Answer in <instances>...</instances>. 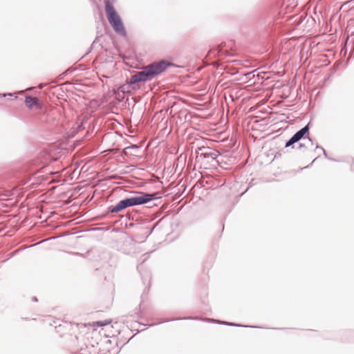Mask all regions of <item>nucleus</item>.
<instances>
[{
    "label": "nucleus",
    "mask_w": 354,
    "mask_h": 354,
    "mask_svg": "<svg viewBox=\"0 0 354 354\" xmlns=\"http://www.w3.org/2000/svg\"><path fill=\"white\" fill-rule=\"evenodd\" d=\"M174 66L170 62L167 60H160L148 64L142 68L140 71L131 76L129 79L126 80V84L121 85L118 88V91L124 93L129 86H133L141 82L151 81L154 77L164 72L169 66Z\"/></svg>",
    "instance_id": "obj_1"
},
{
    "label": "nucleus",
    "mask_w": 354,
    "mask_h": 354,
    "mask_svg": "<svg viewBox=\"0 0 354 354\" xmlns=\"http://www.w3.org/2000/svg\"><path fill=\"white\" fill-rule=\"evenodd\" d=\"M158 194L157 192H137L136 195L122 199L117 205L109 207V211L111 213H117L129 207L147 204L151 201L160 198V196Z\"/></svg>",
    "instance_id": "obj_2"
},
{
    "label": "nucleus",
    "mask_w": 354,
    "mask_h": 354,
    "mask_svg": "<svg viewBox=\"0 0 354 354\" xmlns=\"http://www.w3.org/2000/svg\"><path fill=\"white\" fill-rule=\"evenodd\" d=\"M105 13L107 20L113 31L122 37H126L127 32L124 23L110 0L104 1Z\"/></svg>",
    "instance_id": "obj_3"
},
{
    "label": "nucleus",
    "mask_w": 354,
    "mask_h": 354,
    "mask_svg": "<svg viewBox=\"0 0 354 354\" xmlns=\"http://www.w3.org/2000/svg\"><path fill=\"white\" fill-rule=\"evenodd\" d=\"M196 153L198 158L205 160L207 164L214 166L215 164L218 162L216 158L220 155V153L214 149L203 146L198 147Z\"/></svg>",
    "instance_id": "obj_4"
},
{
    "label": "nucleus",
    "mask_w": 354,
    "mask_h": 354,
    "mask_svg": "<svg viewBox=\"0 0 354 354\" xmlns=\"http://www.w3.org/2000/svg\"><path fill=\"white\" fill-rule=\"evenodd\" d=\"M25 104L29 109H32L34 106L41 109L43 106V103L37 97H32L31 95H27L25 97Z\"/></svg>",
    "instance_id": "obj_5"
},
{
    "label": "nucleus",
    "mask_w": 354,
    "mask_h": 354,
    "mask_svg": "<svg viewBox=\"0 0 354 354\" xmlns=\"http://www.w3.org/2000/svg\"><path fill=\"white\" fill-rule=\"evenodd\" d=\"M308 133L309 127L308 125H306L305 127L297 131L292 137L297 142L301 139L305 138V137L308 135Z\"/></svg>",
    "instance_id": "obj_6"
},
{
    "label": "nucleus",
    "mask_w": 354,
    "mask_h": 354,
    "mask_svg": "<svg viewBox=\"0 0 354 354\" xmlns=\"http://www.w3.org/2000/svg\"><path fill=\"white\" fill-rule=\"evenodd\" d=\"M205 321L216 322V323H218V324H224V325H227V326H231L250 327L249 326H244V325L238 324H235V323H232V322H221V321L215 320V319H209V318H206Z\"/></svg>",
    "instance_id": "obj_7"
},
{
    "label": "nucleus",
    "mask_w": 354,
    "mask_h": 354,
    "mask_svg": "<svg viewBox=\"0 0 354 354\" xmlns=\"http://www.w3.org/2000/svg\"><path fill=\"white\" fill-rule=\"evenodd\" d=\"M227 53V50H225L223 48L212 49L209 51V53H212L214 56H221L222 55L225 54Z\"/></svg>",
    "instance_id": "obj_8"
},
{
    "label": "nucleus",
    "mask_w": 354,
    "mask_h": 354,
    "mask_svg": "<svg viewBox=\"0 0 354 354\" xmlns=\"http://www.w3.org/2000/svg\"><path fill=\"white\" fill-rule=\"evenodd\" d=\"M315 148H316L317 149H319V151H322L323 152V154L324 155L325 158H326L327 159H328V160H332V161L338 162V160H336V159H335V158H329V157L328 156V155H327V153H326V152L325 149H324L322 147H321V146H319V145H318L317 144V145H316Z\"/></svg>",
    "instance_id": "obj_9"
},
{
    "label": "nucleus",
    "mask_w": 354,
    "mask_h": 354,
    "mask_svg": "<svg viewBox=\"0 0 354 354\" xmlns=\"http://www.w3.org/2000/svg\"><path fill=\"white\" fill-rule=\"evenodd\" d=\"M111 322V320L106 319V320H104V321H97V322L94 323V325H97V326L102 327V326H106V325L109 324Z\"/></svg>",
    "instance_id": "obj_10"
},
{
    "label": "nucleus",
    "mask_w": 354,
    "mask_h": 354,
    "mask_svg": "<svg viewBox=\"0 0 354 354\" xmlns=\"http://www.w3.org/2000/svg\"><path fill=\"white\" fill-rule=\"evenodd\" d=\"M297 142L294 140V138L292 137H291L286 142V145H285V147H289L290 146H292V145H294L295 143H296Z\"/></svg>",
    "instance_id": "obj_11"
},
{
    "label": "nucleus",
    "mask_w": 354,
    "mask_h": 354,
    "mask_svg": "<svg viewBox=\"0 0 354 354\" xmlns=\"http://www.w3.org/2000/svg\"><path fill=\"white\" fill-rule=\"evenodd\" d=\"M198 318L197 317H183V318H176V319H173L172 320H180V319H197Z\"/></svg>",
    "instance_id": "obj_12"
},
{
    "label": "nucleus",
    "mask_w": 354,
    "mask_h": 354,
    "mask_svg": "<svg viewBox=\"0 0 354 354\" xmlns=\"http://www.w3.org/2000/svg\"><path fill=\"white\" fill-rule=\"evenodd\" d=\"M14 95V93H4V94H1L0 93V96L1 97H6V96H12Z\"/></svg>",
    "instance_id": "obj_13"
},
{
    "label": "nucleus",
    "mask_w": 354,
    "mask_h": 354,
    "mask_svg": "<svg viewBox=\"0 0 354 354\" xmlns=\"http://www.w3.org/2000/svg\"><path fill=\"white\" fill-rule=\"evenodd\" d=\"M308 140L310 142L311 145H313V140L310 138H309V137H308Z\"/></svg>",
    "instance_id": "obj_14"
},
{
    "label": "nucleus",
    "mask_w": 354,
    "mask_h": 354,
    "mask_svg": "<svg viewBox=\"0 0 354 354\" xmlns=\"http://www.w3.org/2000/svg\"><path fill=\"white\" fill-rule=\"evenodd\" d=\"M305 147V145H304V144L300 143V144L299 145V148H302V147Z\"/></svg>",
    "instance_id": "obj_15"
},
{
    "label": "nucleus",
    "mask_w": 354,
    "mask_h": 354,
    "mask_svg": "<svg viewBox=\"0 0 354 354\" xmlns=\"http://www.w3.org/2000/svg\"><path fill=\"white\" fill-rule=\"evenodd\" d=\"M38 87H39V88H44V84H40L38 86Z\"/></svg>",
    "instance_id": "obj_16"
},
{
    "label": "nucleus",
    "mask_w": 354,
    "mask_h": 354,
    "mask_svg": "<svg viewBox=\"0 0 354 354\" xmlns=\"http://www.w3.org/2000/svg\"><path fill=\"white\" fill-rule=\"evenodd\" d=\"M32 301H37V298H36L35 297H32Z\"/></svg>",
    "instance_id": "obj_17"
},
{
    "label": "nucleus",
    "mask_w": 354,
    "mask_h": 354,
    "mask_svg": "<svg viewBox=\"0 0 354 354\" xmlns=\"http://www.w3.org/2000/svg\"><path fill=\"white\" fill-rule=\"evenodd\" d=\"M131 147L132 148H137V146L134 145H132Z\"/></svg>",
    "instance_id": "obj_18"
}]
</instances>
